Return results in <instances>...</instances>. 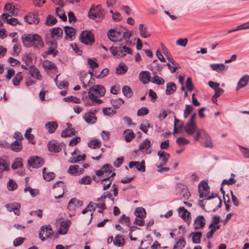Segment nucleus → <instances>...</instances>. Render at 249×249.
<instances>
[{"mask_svg":"<svg viewBox=\"0 0 249 249\" xmlns=\"http://www.w3.org/2000/svg\"><path fill=\"white\" fill-rule=\"evenodd\" d=\"M21 38L24 46L26 47L39 48L44 45L41 37L37 34H24Z\"/></svg>","mask_w":249,"mask_h":249,"instance_id":"nucleus-1","label":"nucleus"},{"mask_svg":"<svg viewBox=\"0 0 249 249\" xmlns=\"http://www.w3.org/2000/svg\"><path fill=\"white\" fill-rule=\"evenodd\" d=\"M105 15V10L100 5H92L88 12L89 18L96 22L101 21L104 19Z\"/></svg>","mask_w":249,"mask_h":249,"instance_id":"nucleus-2","label":"nucleus"},{"mask_svg":"<svg viewBox=\"0 0 249 249\" xmlns=\"http://www.w3.org/2000/svg\"><path fill=\"white\" fill-rule=\"evenodd\" d=\"M106 93L105 88L102 85H96L90 87L89 90V96H91L93 99H99L103 96Z\"/></svg>","mask_w":249,"mask_h":249,"instance_id":"nucleus-3","label":"nucleus"},{"mask_svg":"<svg viewBox=\"0 0 249 249\" xmlns=\"http://www.w3.org/2000/svg\"><path fill=\"white\" fill-rule=\"evenodd\" d=\"M80 41L86 45H91L94 42L93 34L88 31H83L79 36Z\"/></svg>","mask_w":249,"mask_h":249,"instance_id":"nucleus-4","label":"nucleus"},{"mask_svg":"<svg viewBox=\"0 0 249 249\" xmlns=\"http://www.w3.org/2000/svg\"><path fill=\"white\" fill-rule=\"evenodd\" d=\"M63 35V30L60 27H54L50 29L51 37L54 39V40L50 41V43L52 47H56L57 43L55 41L56 39L61 38Z\"/></svg>","mask_w":249,"mask_h":249,"instance_id":"nucleus-5","label":"nucleus"},{"mask_svg":"<svg viewBox=\"0 0 249 249\" xmlns=\"http://www.w3.org/2000/svg\"><path fill=\"white\" fill-rule=\"evenodd\" d=\"M122 29H110L107 33L108 38L114 42L122 41Z\"/></svg>","mask_w":249,"mask_h":249,"instance_id":"nucleus-6","label":"nucleus"},{"mask_svg":"<svg viewBox=\"0 0 249 249\" xmlns=\"http://www.w3.org/2000/svg\"><path fill=\"white\" fill-rule=\"evenodd\" d=\"M53 231L50 225L42 226L39 231V237L42 241L49 238L52 235Z\"/></svg>","mask_w":249,"mask_h":249,"instance_id":"nucleus-7","label":"nucleus"},{"mask_svg":"<svg viewBox=\"0 0 249 249\" xmlns=\"http://www.w3.org/2000/svg\"><path fill=\"white\" fill-rule=\"evenodd\" d=\"M43 162V159L40 157H31L28 160V166L33 168H37L41 167Z\"/></svg>","mask_w":249,"mask_h":249,"instance_id":"nucleus-8","label":"nucleus"},{"mask_svg":"<svg viewBox=\"0 0 249 249\" xmlns=\"http://www.w3.org/2000/svg\"><path fill=\"white\" fill-rule=\"evenodd\" d=\"M64 145L65 143L63 142L60 143L55 140H52L48 143V148L51 152L58 153Z\"/></svg>","mask_w":249,"mask_h":249,"instance_id":"nucleus-9","label":"nucleus"},{"mask_svg":"<svg viewBox=\"0 0 249 249\" xmlns=\"http://www.w3.org/2000/svg\"><path fill=\"white\" fill-rule=\"evenodd\" d=\"M82 100L86 107H90L100 105L102 103V100L99 99H93L91 96H86L82 98Z\"/></svg>","mask_w":249,"mask_h":249,"instance_id":"nucleus-10","label":"nucleus"},{"mask_svg":"<svg viewBox=\"0 0 249 249\" xmlns=\"http://www.w3.org/2000/svg\"><path fill=\"white\" fill-rule=\"evenodd\" d=\"M158 156L159 157L160 162L157 165L158 168H160L166 164V163L170 157V154L164 151H160L158 152Z\"/></svg>","mask_w":249,"mask_h":249,"instance_id":"nucleus-11","label":"nucleus"},{"mask_svg":"<svg viewBox=\"0 0 249 249\" xmlns=\"http://www.w3.org/2000/svg\"><path fill=\"white\" fill-rule=\"evenodd\" d=\"M64 32L65 33L66 39L72 41L75 37V30L72 27L66 26L64 27Z\"/></svg>","mask_w":249,"mask_h":249,"instance_id":"nucleus-12","label":"nucleus"},{"mask_svg":"<svg viewBox=\"0 0 249 249\" xmlns=\"http://www.w3.org/2000/svg\"><path fill=\"white\" fill-rule=\"evenodd\" d=\"M5 207L9 212H13L17 215L20 214L19 209L21 205L19 203L17 202L9 203L6 204Z\"/></svg>","mask_w":249,"mask_h":249,"instance_id":"nucleus-13","label":"nucleus"},{"mask_svg":"<svg viewBox=\"0 0 249 249\" xmlns=\"http://www.w3.org/2000/svg\"><path fill=\"white\" fill-rule=\"evenodd\" d=\"M24 19L30 24H37L39 21L38 15L32 13H29L28 15L25 16Z\"/></svg>","mask_w":249,"mask_h":249,"instance_id":"nucleus-14","label":"nucleus"},{"mask_svg":"<svg viewBox=\"0 0 249 249\" xmlns=\"http://www.w3.org/2000/svg\"><path fill=\"white\" fill-rule=\"evenodd\" d=\"M205 219L203 215L197 216L194 220V227L195 230L203 228L205 225Z\"/></svg>","mask_w":249,"mask_h":249,"instance_id":"nucleus-15","label":"nucleus"},{"mask_svg":"<svg viewBox=\"0 0 249 249\" xmlns=\"http://www.w3.org/2000/svg\"><path fill=\"white\" fill-rule=\"evenodd\" d=\"M151 77L150 73L148 71H142L139 75V80L143 84H146L151 81Z\"/></svg>","mask_w":249,"mask_h":249,"instance_id":"nucleus-16","label":"nucleus"},{"mask_svg":"<svg viewBox=\"0 0 249 249\" xmlns=\"http://www.w3.org/2000/svg\"><path fill=\"white\" fill-rule=\"evenodd\" d=\"M184 129L188 135H192L196 130V124L188 122L184 126Z\"/></svg>","mask_w":249,"mask_h":249,"instance_id":"nucleus-17","label":"nucleus"},{"mask_svg":"<svg viewBox=\"0 0 249 249\" xmlns=\"http://www.w3.org/2000/svg\"><path fill=\"white\" fill-rule=\"evenodd\" d=\"M83 172L84 169L82 168L79 169V166L78 165H71L68 170V173L73 176L79 175L83 173Z\"/></svg>","mask_w":249,"mask_h":249,"instance_id":"nucleus-18","label":"nucleus"},{"mask_svg":"<svg viewBox=\"0 0 249 249\" xmlns=\"http://www.w3.org/2000/svg\"><path fill=\"white\" fill-rule=\"evenodd\" d=\"M68 127L64 130L61 134L62 137L66 138L71 137L75 135L76 133L73 128H71V124L70 123H67Z\"/></svg>","mask_w":249,"mask_h":249,"instance_id":"nucleus-19","label":"nucleus"},{"mask_svg":"<svg viewBox=\"0 0 249 249\" xmlns=\"http://www.w3.org/2000/svg\"><path fill=\"white\" fill-rule=\"evenodd\" d=\"M71 221L69 220L62 221H61L59 229V232L61 234H66L68 231L69 227L70 226Z\"/></svg>","mask_w":249,"mask_h":249,"instance_id":"nucleus-20","label":"nucleus"},{"mask_svg":"<svg viewBox=\"0 0 249 249\" xmlns=\"http://www.w3.org/2000/svg\"><path fill=\"white\" fill-rule=\"evenodd\" d=\"M210 67L212 69L218 72H221L226 71L228 69V66L222 63L211 64Z\"/></svg>","mask_w":249,"mask_h":249,"instance_id":"nucleus-21","label":"nucleus"},{"mask_svg":"<svg viewBox=\"0 0 249 249\" xmlns=\"http://www.w3.org/2000/svg\"><path fill=\"white\" fill-rule=\"evenodd\" d=\"M29 73L33 78L37 80H40L42 77L39 71L34 65H31L29 67Z\"/></svg>","mask_w":249,"mask_h":249,"instance_id":"nucleus-22","label":"nucleus"},{"mask_svg":"<svg viewBox=\"0 0 249 249\" xmlns=\"http://www.w3.org/2000/svg\"><path fill=\"white\" fill-rule=\"evenodd\" d=\"M42 65L44 70L48 72L49 71L56 70L57 69L54 63L47 60L42 62Z\"/></svg>","mask_w":249,"mask_h":249,"instance_id":"nucleus-23","label":"nucleus"},{"mask_svg":"<svg viewBox=\"0 0 249 249\" xmlns=\"http://www.w3.org/2000/svg\"><path fill=\"white\" fill-rule=\"evenodd\" d=\"M83 118L85 122L89 124H93L95 123L97 121V117L95 115L91 114L88 112L85 113Z\"/></svg>","mask_w":249,"mask_h":249,"instance_id":"nucleus-24","label":"nucleus"},{"mask_svg":"<svg viewBox=\"0 0 249 249\" xmlns=\"http://www.w3.org/2000/svg\"><path fill=\"white\" fill-rule=\"evenodd\" d=\"M177 189L181 190V193L185 199H188L191 196L190 192L188 191L187 187L181 183L177 184Z\"/></svg>","mask_w":249,"mask_h":249,"instance_id":"nucleus-25","label":"nucleus"},{"mask_svg":"<svg viewBox=\"0 0 249 249\" xmlns=\"http://www.w3.org/2000/svg\"><path fill=\"white\" fill-rule=\"evenodd\" d=\"M202 236V233L201 231L192 232L189 237H192V241L193 243L198 244L200 243L201 238Z\"/></svg>","mask_w":249,"mask_h":249,"instance_id":"nucleus-26","label":"nucleus"},{"mask_svg":"<svg viewBox=\"0 0 249 249\" xmlns=\"http://www.w3.org/2000/svg\"><path fill=\"white\" fill-rule=\"evenodd\" d=\"M10 15L9 14H3L1 15V18L3 20L7 22V23L15 26L18 24L19 22L17 19L15 18H9Z\"/></svg>","mask_w":249,"mask_h":249,"instance_id":"nucleus-27","label":"nucleus"},{"mask_svg":"<svg viewBox=\"0 0 249 249\" xmlns=\"http://www.w3.org/2000/svg\"><path fill=\"white\" fill-rule=\"evenodd\" d=\"M152 74V76L151 80L152 83L158 85H163L164 84V80L158 76L156 72L153 71Z\"/></svg>","mask_w":249,"mask_h":249,"instance_id":"nucleus-28","label":"nucleus"},{"mask_svg":"<svg viewBox=\"0 0 249 249\" xmlns=\"http://www.w3.org/2000/svg\"><path fill=\"white\" fill-rule=\"evenodd\" d=\"M139 29L140 35L142 37L146 38L150 36L148 28L146 26H144L143 24L139 25Z\"/></svg>","mask_w":249,"mask_h":249,"instance_id":"nucleus-29","label":"nucleus"},{"mask_svg":"<svg viewBox=\"0 0 249 249\" xmlns=\"http://www.w3.org/2000/svg\"><path fill=\"white\" fill-rule=\"evenodd\" d=\"M179 216L183 220H187L190 216L191 213L187 209L183 207H180L178 209Z\"/></svg>","mask_w":249,"mask_h":249,"instance_id":"nucleus-30","label":"nucleus"},{"mask_svg":"<svg viewBox=\"0 0 249 249\" xmlns=\"http://www.w3.org/2000/svg\"><path fill=\"white\" fill-rule=\"evenodd\" d=\"M58 125L56 122H49L46 123L45 127L49 133H53L54 132Z\"/></svg>","mask_w":249,"mask_h":249,"instance_id":"nucleus-31","label":"nucleus"},{"mask_svg":"<svg viewBox=\"0 0 249 249\" xmlns=\"http://www.w3.org/2000/svg\"><path fill=\"white\" fill-rule=\"evenodd\" d=\"M249 81V76L248 75L246 74L242 76L238 82L236 90L245 87L248 83Z\"/></svg>","mask_w":249,"mask_h":249,"instance_id":"nucleus-32","label":"nucleus"},{"mask_svg":"<svg viewBox=\"0 0 249 249\" xmlns=\"http://www.w3.org/2000/svg\"><path fill=\"white\" fill-rule=\"evenodd\" d=\"M151 146V142L148 139H146L144 140L142 143H141L139 146V149L142 152H144L145 151H148L149 148Z\"/></svg>","mask_w":249,"mask_h":249,"instance_id":"nucleus-33","label":"nucleus"},{"mask_svg":"<svg viewBox=\"0 0 249 249\" xmlns=\"http://www.w3.org/2000/svg\"><path fill=\"white\" fill-rule=\"evenodd\" d=\"M112 179H109V177L104 178L100 179L101 184L103 185V188L104 191L107 190L111 186Z\"/></svg>","mask_w":249,"mask_h":249,"instance_id":"nucleus-34","label":"nucleus"},{"mask_svg":"<svg viewBox=\"0 0 249 249\" xmlns=\"http://www.w3.org/2000/svg\"><path fill=\"white\" fill-rule=\"evenodd\" d=\"M177 87L176 84L173 82H170L166 85V89L165 94L167 95L173 94L176 90Z\"/></svg>","mask_w":249,"mask_h":249,"instance_id":"nucleus-35","label":"nucleus"},{"mask_svg":"<svg viewBox=\"0 0 249 249\" xmlns=\"http://www.w3.org/2000/svg\"><path fill=\"white\" fill-rule=\"evenodd\" d=\"M10 148L17 152L20 151L22 149L21 142L18 140L15 141L11 144Z\"/></svg>","mask_w":249,"mask_h":249,"instance_id":"nucleus-36","label":"nucleus"},{"mask_svg":"<svg viewBox=\"0 0 249 249\" xmlns=\"http://www.w3.org/2000/svg\"><path fill=\"white\" fill-rule=\"evenodd\" d=\"M106 198H108L112 201V203H114L115 200L114 198L113 197L111 193L109 191L104 192L100 197L97 199V201H104L105 202Z\"/></svg>","mask_w":249,"mask_h":249,"instance_id":"nucleus-37","label":"nucleus"},{"mask_svg":"<svg viewBox=\"0 0 249 249\" xmlns=\"http://www.w3.org/2000/svg\"><path fill=\"white\" fill-rule=\"evenodd\" d=\"M46 169L45 167L43 169V177L46 181H50L55 177V174L53 172H46Z\"/></svg>","mask_w":249,"mask_h":249,"instance_id":"nucleus-38","label":"nucleus"},{"mask_svg":"<svg viewBox=\"0 0 249 249\" xmlns=\"http://www.w3.org/2000/svg\"><path fill=\"white\" fill-rule=\"evenodd\" d=\"M128 70L127 66L124 63L120 64L116 68V72L118 74H124Z\"/></svg>","mask_w":249,"mask_h":249,"instance_id":"nucleus-39","label":"nucleus"},{"mask_svg":"<svg viewBox=\"0 0 249 249\" xmlns=\"http://www.w3.org/2000/svg\"><path fill=\"white\" fill-rule=\"evenodd\" d=\"M101 145V141L97 139L89 141L88 143V146L92 149L99 148Z\"/></svg>","mask_w":249,"mask_h":249,"instance_id":"nucleus-40","label":"nucleus"},{"mask_svg":"<svg viewBox=\"0 0 249 249\" xmlns=\"http://www.w3.org/2000/svg\"><path fill=\"white\" fill-rule=\"evenodd\" d=\"M205 134L206 135H204L203 138V139L204 140V142H203L204 146L205 147H209L211 148L213 146V143L209 135L207 133V132H206Z\"/></svg>","mask_w":249,"mask_h":249,"instance_id":"nucleus-41","label":"nucleus"},{"mask_svg":"<svg viewBox=\"0 0 249 249\" xmlns=\"http://www.w3.org/2000/svg\"><path fill=\"white\" fill-rule=\"evenodd\" d=\"M186 245L185 239L183 237H181L175 245L174 246L173 249H182Z\"/></svg>","mask_w":249,"mask_h":249,"instance_id":"nucleus-42","label":"nucleus"},{"mask_svg":"<svg viewBox=\"0 0 249 249\" xmlns=\"http://www.w3.org/2000/svg\"><path fill=\"white\" fill-rule=\"evenodd\" d=\"M120 50L119 56L121 57H123L126 53L131 54L132 52V50L130 48L127 47L125 46L120 47Z\"/></svg>","mask_w":249,"mask_h":249,"instance_id":"nucleus-43","label":"nucleus"},{"mask_svg":"<svg viewBox=\"0 0 249 249\" xmlns=\"http://www.w3.org/2000/svg\"><path fill=\"white\" fill-rule=\"evenodd\" d=\"M134 214L136 217H145L146 212L145 210L142 207H138L136 209Z\"/></svg>","mask_w":249,"mask_h":249,"instance_id":"nucleus-44","label":"nucleus"},{"mask_svg":"<svg viewBox=\"0 0 249 249\" xmlns=\"http://www.w3.org/2000/svg\"><path fill=\"white\" fill-rule=\"evenodd\" d=\"M112 166L109 164H106L102 166L104 172V178L108 176L111 173Z\"/></svg>","mask_w":249,"mask_h":249,"instance_id":"nucleus-45","label":"nucleus"},{"mask_svg":"<svg viewBox=\"0 0 249 249\" xmlns=\"http://www.w3.org/2000/svg\"><path fill=\"white\" fill-rule=\"evenodd\" d=\"M22 165L23 164L22 158H17L15 160L14 162L12 163L11 168L13 169H16L19 167H21Z\"/></svg>","mask_w":249,"mask_h":249,"instance_id":"nucleus-46","label":"nucleus"},{"mask_svg":"<svg viewBox=\"0 0 249 249\" xmlns=\"http://www.w3.org/2000/svg\"><path fill=\"white\" fill-rule=\"evenodd\" d=\"M55 13L60 19L65 21L67 20V18L64 11L60 8L57 7L55 9Z\"/></svg>","mask_w":249,"mask_h":249,"instance_id":"nucleus-47","label":"nucleus"},{"mask_svg":"<svg viewBox=\"0 0 249 249\" xmlns=\"http://www.w3.org/2000/svg\"><path fill=\"white\" fill-rule=\"evenodd\" d=\"M7 187L9 191H13L17 188L18 185L15 180L10 179L7 182Z\"/></svg>","mask_w":249,"mask_h":249,"instance_id":"nucleus-48","label":"nucleus"},{"mask_svg":"<svg viewBox=\"0 0 249 249\" xmlns=\"http://www.w3.org/2000/svg\"><path fill=\"white\" fill-rule=\"evenodd\" d=\"M122 30V39H124L126 41H129L130 37L132 36V33L124 28H123Z\"/></svg>","mask_w":249,"mask_h":249,"instance_id":"nucleus-49","label":"nucleus"},{"mask_svg":"<svg viewBox=\"0 0 249 249\" xmlns=\"http://www.w3.org/2000/svg\"><path fill=\"white\" fill-rule=\"evenodd\" d=\"M150 125L149 121L147 120L143 121L140 126V129L145 133H146L148 131V128L150 127Z\"/></svg>","mask_w":249,"mask_h":249,"instance_id":"nucleus-50","label":"nucleus"},{"mask_svg":"<svg viewBox=\"0 0 249 249\" xmlns=\"http://www.w3.org/2000/svg\"><path fill=\"white\" fill-rule=\"evenodd\" d=\"M122 91L124 95L127 97H130L132 96V91L129 86H124L122 89Z\"/></svg>","mask_w":249,"mask_h":249,"instance_id":"nucleus-51","label":"nucleus"},{"mask_svg":"<svg viewBox=\"0 0 249 249\" xmlns=\"http://www.w3.org/2000/svg\"><path fill=\"white\" fill-rule=\"evenodd\" d=\"M22 79V76L21 72H18L13 78L12 80L13 84L14 86H18L20 82Z\"/></svg>","mask_w":249,"mask_h":249,"instance_id":"nucleus-52","label":"nucleus"},{"mask_svg":"<svg viewBox=\"0 0 249 249\" xmlns=\"http://www.w3.org/2000/svg\"><path fill=\"white\" fill-rule=\"evenodd\" d=\"M127 131H129V132L127 133L125 135V140L127 142H130L134 138V133L131 130H129V129L124 130V133H126Z\"/></svg>","mask_w":249,"mask_h":249,"instance_id":"nucleus-53","label":"nucleus"},{"mask_svg":"<svg viewBox=\"0 0 249 249\" xmlns=\"http://www.w3.org/2000/svg\"><path fill=\"white\" fill-rule=\"evenodd\" d=\"M193 110L194 107L191 105H186L183 113L184 117L185 118H187L188 117L189 114H190Z\"/></svg>","mask_w":249,"mask_h":249,"instance_id":"nucleus-54","label":"nucleus"},{"mask_svg":"<svg viewBox=\"0 0 249 249\" xmlns=\"http://www.w3.org/2000/svg\"><path fill=\"white\" fill-rule=\"evenodd\" d=\"M215 93L213 95L212 100L213 102V103H215V101H214V98L215 99V100L217 101V98L219 97L224 92V90L220 88H218L217 89H215Z\"/></svg>","mask_w":249,"mask_h":249,"instance_id":"nucleus-55","label":"nucleus"},{"mask_svg":"<svg viewBox=\"0 0 249 249\" xmlns=\"http://www.w3.org/2000/svg\"><path fill=\"white\" fill-rule=\"evenodd\" d=\"M120 222L123 224H125L128 227H130V220L128 216H126L124 214H123L120 219Z\"/></svg>","mask_w":249,"mask_h":249,"instance_id":"nucleus-56","label":"nucleus"},{"mask_svg":"<svg viewBox=\"0 0 249 249\" xmlns=\"http://www.w3.org/2000/svg\"><path fill=\"white\" fill-rule=\"evenodd\" d=\"M103 112L104 115L107 116H111L116 113V110L111 107H104Z\"/></svg>","mask_w":249,"mask_h":249,"instance_id":"nucleus-57","label":"nucleus"},{"mask_svg":"<svg viewBox=\"0 0 249 249\" xmlns=\"http://www.w3.org/2000/svg\"><path fill=\"white\" fill-rule=\"evenodd\" d=\"M198 189H201L202 191L208 193L209 187L207 182L205 181H202L200 182L198 185Z\"/></svg>","mask_w":249,"mask_h":249,"instance_id":"nucleus-58","label":"nucleus"},{"mask_svg":"<svg viewBox=\"0 0 249 249\" xmlns=\"http://www.w3.org/2000/svg\"><path fill=\"white\" fill-rule=\"evenodd\" d=\"M32 131V129L31 128H28L26 130L24 136L25 138H26L27 140H28L29 142H32V143H34V142H32V141L34 139V136L32 135L31 133Z\"/></svg>","mask_w":249,"mask_h":249,"instance_id":"nucleus-59","label":"nucleus"},{"mask_svg":"<svg viewBox=\"0 0 249 249\" xmlns=\"http://www.w3.org/2000/svg\"><path fill=\"white\" fill-rule=\"evenodd\" d=\"M91 178L89 176H86L79 180V183L81 184L88 185L90 184Z\"/></svg>","mask_w":249,"mask_h":249,"instance_id":"nucleus-60","label":"nucleus"},{"mask_svg":"<svg viewBox=\"0 0 249 249\" xmlns=\"http://www.w3.org/2000/svg\"><path fill=\"white\" fill-rule=\"evenodd\" d=\"M135 167L139 171L144 172L145 171V162L144 160L142 161L141 162L137 161Z\"/></svg>","mask_w":249,"mask_h":249,"instance_id":"nucleus-61","label":"nucleus"},{"mask_svg":"<svg viewBox=\"0 0 249 249\" xmlns=\"http://www.w3.org/2000/svg\"><path fill=\"white\" fill-rule=\"evenodd\" d=\"M174 126H177V129L181 131L184 127V124L182 121L177 119L176 116H174Z\"/></svg>","mask_w":249,"mask_h":249,"instance_id":"nucleus-62","label":"nucleus"},{"mask_svg":"<svg viewBox=\"0 0 249 249\" xmlns=\"http://www.w3.org/2000/svg\"><path fill=\"white\" fill-rule=\"evenodd\" d=\"M57 22V19L56 18L52 17L51 15H49L46 19V23L48 25H53L55 24Z\"/></svg>","mask_w":249,"mask_h":249,"instance_id":"nucleus-63","label":"nucleus"},{"mask_svg":"<svg viewBox=\"0 0 249 249\" xmlns=\"http://www.w3.org/2000/svg\"><path fill=\"white\" fill-rule=\"evenodd\" d=\"M177 143L179 145H184L190 142V141L184 137H179L176 140Z\"/></svg>","mask_w":249,"mask_h":249,"instance_id":"nucleus-64","label":"nucleus"}]
</instances>
